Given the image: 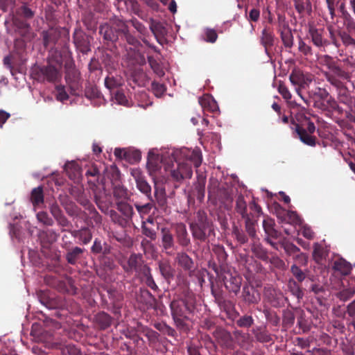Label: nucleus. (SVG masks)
Here are the masks:
<instances>
[{
  "label": "nucleus",
  "instance_id": "338daca9",
  "mask_svg": "<svg viewBox=\"0 0 355 355\" xmlns=\"http://www.w3.org/2000/svg\"><path fill=\"white\" fill-rule=\"evenodd\" d=\"M338 35L345 46L355 48V39L347 31H340Z\"/></svg>",
  "mask_w": 355,
  "mask_h": 355
},
{
  "label": "nucleus",
  "instance_id": "ea45409f",
  "mask_svg": "<svg viewBox=\"0 0 355 355\" xmlns=\"http://www.w3.org/2000/svg\"><path fill=\"white\" fill-rule=\"evenodd\" d=\"M218 305L220 310L225 312L230 319L234 320V318L239 315L235 309L234 303L230 300L224 299L222 301L220 300V302L218 303Z\"/></svg>",
  "mask_w": 355,
  "mask_h": 355
},
{
  "label": "nucleus",
  "instance_id": "3c124183",
  "mask_svg": "<svg viewBox=\"0 0 355 355\" xmlns=\"http://www.w3.org/2000/svg\"><path fill=\"white\" fill-rule=\"evenodd\" d=\"M294 7L296 11L300 15H303L305 12L311 13L312 11V6L310 0H293Z\"/></svg>",
  "mask_w": 355,
  "mask_h": 355
},
{
  "label": "nucleus",
  "instance_id": "4c0bfd02",
  "mask_svg": "<svg viewBox=\"0 0 355 355\" xmlns=\"http://www.w3.org/2000/svg\"><path fill=\"white\" fill-rule=\"evenodd\" d=\"M251 250L253 254L258 259L263 261H268L269 259L268 254L267 250L258 242V240H254L252 241Z\"/></svg>",
  "mask_w": 355,
  "mask_h": 355
},
{
  "label": "nucleus",
  "instance_id": "9d476101",
  "mask_svg": "<svg viewBox=\"0 0 355 355\" xmlns=\"http://www.w3.org/2000/svg\"><path fill=\"white\" fill-rule=\"evenodd\" d=\"M218 275L222 278L225 287L230 293H233L235 295L238 294L243 280L239 275L236 274L235 272L234 273H232L225 270L219 272Z\"/></svg>",
  "mask_w": 355,
  "mask_h": 355
},
{
  "label": "nucleus",
  "instance_id": "7ed1b4c3",
  "mask_svg": "<svg viewBox=\"0 0 355 355\" xmlns=\"http://www.w3.org/2000/svg\"><path fill=\"white\" fill-rule=\"evenodd\" d=\"M184 154L187 157V162H179L178 167L171 171V177L173 181L180 184L184 179H190L192 177L193 171L191 164L188 163V156L189 161L196 168L200 166L202 163V157L198 151L193 150L188 155V150H184Z\"/></svg>",
  "mask_w": 355,
  "mask_h": 355
},
{
  "label": "nucleus",
  "instance_id": "e2e57ef3",
  "mask_svg": "<svg viewBox=\"0 0 355 355\" xmlns=\"http://www.w3.org/2000/svg\"><path fill=\"white\" fill-rule=\"evenodd\" d=\"M48 64H54L61 69L62 64V58L61 54L58 51H51L47 58Z\"/></svg>",
  "mask_w": 355,
  "mask_h": 355
},
{
  "label": "nucleus",
  "instance_id": "09e8293b",
  "mask_svg": "<svg viewBox=\"0 0 355 355\" xmlns=\"http://www.w3.org/2000/svg\"><path fill=\"white\" fill-rule=\"evenodd\" d=\"M116 208L123 214V216L125 218V220L130 223L135 214L133 207L124 201H119L116 203Z\"/></svg>",
  "mask_w": 355,
  "mask_h": 355
},
{
  "label": "nucleus",
  "instance_id": "603ef678",
  "mask_svg": "<svg viewBox=\"0 0 355 355\" xmlns=\"http://www.w3.org/2000/svg\"><path fill=\"white\" fill-rule=\"evenodd\" d=\"M44 196L43 187L39 186L31 191V201L34 207L44 203Z\"/></svg>",
  "mask_w": 355,
  "mask_h": 355
},
{
  "label": "nucleus",
  "instance_id": "2eb2a0df",
  "mask_svg": "<svg viewBox=\"0 0 355 355\" xmlns=\"http://www.w3.org/2000/svg\"><path fill=\"white\" fill-rule=\"evenodd\" d=\"M289 79L292 85L295 86V91L300 98L305 102L306 105H309L307 99L304 98L300 92L301 87H304L306 84L305 76L303 72L299 69H294L289 76Z\"/></svg>",
  "mask_w": 355,
  "mask_h": 355
},
{
  "label": "nucleus",
  "instance_id": "79ce46f5",
  "mask_svg": "<svg viewBox=\"0 0 355 355\" xmlns=\"http://www.w3.org/2000/svg\"><path fill=\"white\" fill-rule=\"evenodd\" d=\"M155 198L158 206L163 210L166 211L167 208V199L166 197L165 189L157 186L155 183Z\"/></svg>",
  "mask_w": 355,
  "mask_h": 355
},
{
  "label": "nucleus",
  "instance_id": "ddd939ff",
  "mask_svg": "<svg viewBox=\"0 0 355 355\" xmlns=\"http://www.w3.org/2000/svg\"><path fill=\"white\" fill-rule=\"evenodd\" d=\"M213 336L218 345L227 349L234 348V340L231 333L223 327H216L213 332Z\"/></svg>",
  "mask_w": 355,
  "mask_h": 355
},
{
  "label": "nucleus",
  "instance_id": "6ab92c4d",
  "mask_svg": "<svg viewBox=\"0 0 355 355\" xmlns=\"http://www.w3.org/2000/svg\"><path fill=\"white\" fill-rule=\"evenodd\" d=\"M173 227L178 244L183 248L190 245L191 239L186 225L182 223H178L175 224Z\"/></svg>",
  "mask_w": 355,
  "mask_h": 355
},
{
  "label": "nucleus",
  "instance_id": "473e14b6",
  "mask_svg": "<svg viewBox=\"0 0 355 355\" xmlns=\"http://www.w3.org/2000/svg\"><path fill=\"white\" fill-rule=\"evenodd\" d=\"M111 246L106 242L96 239L91 248V252L94 254H101L103 257L109 255L111 253Z\"/></svg>",
  "mask_w": 355,
  "mask_h": 355
},
{
  "label": "nucleus",
  "instance_id": "6e6d98bb",
  "mask_svg": "<svg viewBox=\"0 0 355 355\" xmlns=\"http://www.w3.org/2000/svg\"><path fill=\"white\" fill-rule=\"evenodd\" d=\"M280 37L286 49H291L293 47L294 37L289 28H283L280 32Z\"/></svg>",
  "mask_w": 355,
  "mask_h": 355
},
{
  "label": "nucleus",
  "instance_id": "a19ab883",
  "mask_svg": "<svg viewBox=\"0 0 355 355\" xmlns=\"http://www.w3.org/2000/svg\"><path fill=\"white\" fill-rule=\"evenodd\" d=\"M338 92V98L341 103L349 105L352 103V98L345 83L340 84L339 86H334Z\"/></svg>",
  "mask_w": 355,
  "mask_h": 355
},
{
  "label": "nucleus",
  "instance_id": "6e6552de",
  "mask_svg": "<svg viewBox=\"0 0 355 355\" xmlns=\"http://www.w3.org/2000/svg\"><path fill=\"white\" fill-rule=\"evenodd\" d=\"M109 21L119 37H121V39L125 40L128 44L134 47L140 45V42L130 33L127 21L116 16L110 18Z\"/></svg>",
  "mask_w": 355,
  "mask_h": 355
},
{
  "label": "nucleus",
  "instance_id": "052dcab7",
  "mask_svg": "<svg viewBox=\"0 0 355 355\" xmlns=\"http://www.w3.org/2000/svg\"><path fill=\"white\" fill-rule=\"evenodd\" d=\"M155 200L153 198H151V200H148V202L144 205L135 202V207L139 214L142 216L149 214L151 209L155 207Z\"/></svg>",
  "mask_w": 355,
  "mask_h": 355
},
{
  "label": "nucleus",
  "instance_id": "412c9836",
  "mask_svg": "<svg viewBox=\"0 0 355 355\" xmlns=\"http://www.w3.org/2000/svg\"><path fill=\"white\" fill-rule=\"evenodd\" d=\"M137 300L146 310L157 308V300L146 288H140Z\"/></svg>",
  "mask_w": 355,
  "mask_h": 355
},
{
  "label": "nucleus",
  "instance_id": "2f4dec72",
  "mask_svg": "<svg viewBox=\"0 0 355 355\" xmlns=\"http://www.w3.org/2000/svg\"><path fill=\"white\" fill-rule=\"evenodd\" d=\"M243 219L245 220V230L249 237L252 240V241L254 240H259L256 230L257 219L254 218V214L247 216V218H244Z\"/></svg>",
  "mask_w": 355,
  "mask_h": 355
},
{
  "label": "nucleus",
  "instance_id": "b1692460",
  "mask_svg": "<svg viewBox=\"0 0 355 355\" xmlns=\"http://www.w3.org/2000/svg\"><path fill=\"white\" fill-rule=\"evenodd\" d=\"M260 42L263 46L266 53L270 57V49L274 45L275 35L270 28L266 27L262 30Z\"/></svg>",
  "mask_w": 355,
  "mask_h": 355
},
{
  "label": "nucleus",
  "instance_id": "423d86ee",
  "mask_svg": "<svg viewBox=\"0 0 355 355\" xmlns=\"http://www.w3.org/2000/svg\"><path fill=\"white\" fill-rule=\"evenodd\" d=\"M32 76L40 83H55L61 77L60 68L48 64L46 66L36 67L33 69Z\"/></svg>",
  "mask_w": 355,
  "mask_h": 355
},
{
  "label": "nucleus",
  "instance_id": "774afa93",
  "mask_svg": "<svg viewBox=\"0 0 355 355\" xmlns=\"http://www.w3.org/2000/svg\"><path fill=\"white\" fill-rule=\"evenodd\" d=\"M62 355H82L81 352L75 345L68 344L60 347Z\"/></svg>",
  "mask_w": 355,
  "mask_h": 355
},
{
  "label": "nucleus",
  "instance_id": "dca6fc26",
  "mask_svg": "<svg viewBox=\"0 0 355 355\" xmlns=\"http://www.w3.org/2000/svg\"><path fill=\"white\" fill-rule=\"evenodd\" d=\"M175 261L184 272L191 275L196 270V265L192 259L186 252H178L175 258Z\"/></svg>",
  "mask_w": 355,
  "mask_h": 355
},
{
  "label": "nucleus",
  "instance_id": "37998d69",
  "mask_svg": "<svg viewBox=\"0 0 355 355\" xmlns=\"http://www.w3.org/2000/svg\"><path fill=\"white\" fill-rule=\"evenodd\" d=\"M340 12L346 25V28L349 31L355 32V19L350 13L346 10L345 5L342 3L339 6Z\"/></svg>",
  "mask_w": 355,
  "mask_h": 355
},
{
  "label": "nucleus",
  "instance_id": "c756f323",
  "mask_svg": "<svg viewBox=\"0 0 355 355\" xmlns=\"http://www.w3.org/2000/svg\"><path fill=\"white\" fill-rule=\"evenodd\" d=\"M324 31L323 28H316L311 27L309 33L311 37V41L314 45L318 47L324 46L328 44V41L323 37Z\"/></svg>",
  "mask_w": 355,
  "mask_h": 355
},
{
  "label": "nucleus",
  "instance_id": "f03ea898",
  "mask_svg": "<svg viewBox=\"0 0 355 355\" xmlns=\"http://www.w3.org/2000/svg\"><path fill=\"white\" fill-rule=\"evenodd\" d=\"M321 62L328 69V71H324V75L332 86H339L340 84L345 83V80L349 81L350 80L349 73L344 70L338 62L331 56L324 55L321 58Z\"/></svg>",
  "mask_w": 355,
  "mask_h": 355
},
{
  "label": "nucleus",
  "instance_id": "f8f14e48",
  "mask_svg": "<svg viewBox=\"0 0 355 355\" xmlns=\"http://www.w3.org/2000/svg\"><path fill=\"white\" fill-rule=\"evenodd\" d=\"M161 248L168 255H172L175 249V242L173 234L170 228L163 227L160 229Z\"/></svg>",
  "mask_w": 355,
  "mask_h": 355
},
{
  "label": "nucleus",
  "instance_id": "bf43d9fd",
  "mask_svg": "<svg viewBox=\"0 0 355 355\" xmlns=\"http://www.w3.org/2000/svg\"><path fill=\"white\" fill-rule=\"evenodd\" d=\"M205 178H200L195 185L194 195L196 196L199 202H202L205 198Z\"/></svg>",
  "mask_w": 355,
  "mask_h": 355
},
{
  "label": "nucleus",
  "instance_id": "7c9ffc66",
  "mask_svg": "<svg viewBox=\"0 0 355 355\" xmlns=\"http://www.w3.org/2000/svg\"><path fill=\"white\" fill-rule=\"evenodd\" d=\"M199 104L204 111L216 113L218 111L216 101L209 95H204L199 98Z\"/></svg>",
  "mask_w": 355,
  "mask_h": 355
},
{
  "label": "nucleus",
  "instance_id": "4468645a",
  "mask_svg": "<svg viewBox=\"0 0 355 355\" xmlns=\"http://www.w3.org/2000/svg\"><path fill=\"white\" fill-rule=\"evenodd\" d=\"M219 183L216 179H211L208 186L209 196L216 195L223 202H232L233 200L232 193L225 188L218 189Z\"/></svg>",
  "mask_w": 355,
  "mask_h": 355
},
{
  "label": "nucleus",
  "instance_id": "1a4fd4ad",
  "mask_svg": "<svg viewBox=\"0 0 355 355\" xmlns=\"http://www.w3.org/2000/svg\"><path fill=\"white\" fill-rule=\"evenodd\" d=\"M121 265L125 272H135L137 276L141 273H145L148 268L147 265L144 264L141 254L135 253L130 255L126 263H121Z\"/></svg>",
  "mask_w": 355,
  "mask_h": 355
},
{
  "label": "nucleus",
  "instance_id": "20e7f679",
  "mask_svg": "<svg viewBox=\"0 0 355 355\" xmlns=\"http://www.w3.org/2000/svg\"><path fill=\"white\" fill-rule=\"evenodd\" d=\"M189 227L193 239L200 241H205L214 232L212 223L208 220L207 215L203 210L196 212L195 219L190 223Z\"/></svg>",
  "mask_w": 355,
  "mask_h": 355
},
{
  "label": "nucleus",
  "instance_id": "13d9d810",
  "mask_svg": "<svg viewBox=\"0 0 355 355\" xmlns=\"http://www.w3.org/2000/svg\"><path fill=\"white\" fill-rule=\"evenodd\" d=\"M333 268L344 275H349L352 270L350 263L342 259L334 261Z\"/></svg>",
  "mask_w": 355,
  "mask_h": 355
},
{
  "label": "nucleus",
  "instance_id": "a18cd8bd",
  "mask_svg": "<svg viewBox=\"0 0 355 355\" xmlns=\"http://www.w3.org/2000/svg\"><path fill=\"white\" fill-rule=\"evenodd\" d=\"M127 51V58L132 64L143 65L146 62L144 56L138 50L130 47Z\"/></svg>",
  "mask_w": 355,
  "mask_h": 355
},
{
  "label": "nucleus",
  "instance_id": "a878e982",
  "mask_svg": "<svg viewBox=\"0 0 355 355\" xmlns=\"http://www.w3.org/2000/svg\"><path fill=\"white\" fill-rule=\"evenodd\" d=\"M59 234L53 230H40L38 233V239L44 248H49L55 242Z\"/></svg>",
  "mask_w": 355,
  "mask_h": 355
},
{
  "label": "nucleus",
  "instance_id": "393cba45",
  "mask_svg": "<svg viewBox=\"0 0 355 355\" xmlns=\"http://www.w3.org/2000/svg\"><path fill=\"white\" fill-rule=\"evenodd\" d=\"M132 26L137 30V31L140 34V38L142 42L147 45L148 47L152 49L155 52L159 53V49L154 45L150 44L148 41L146 40V35L148 33V30L146 27L138 21L136 18H132L130 20Z\"/></svg>",
  "mask_w": 355,
  "mask_h": 355
},
{
  "label": "nucleus",
  "instance_id": "39448f33",
  "mask_svg": "<svg viewBox=\"0 0 355 355\" xmlns=\"http://www.w3.org/2000/svg\"><path fill=\"white\" fill-rule=\"evenodd\" d=\"M295 130L297 137L304 144L315 146L316 138L312 134L315 131V126L309 119L305 118L300 123H294Z\"/></svg>",
  "mask_w": 355,
  "mask_h": 355
},
{
  "label": "nucleus",
  "instance_id": "c9c22d12",
  "mask_svg": "<svg viewBox=\"0 0 355 355\" xmlns=\"http://www.w3.org/2000/svg\"><path fill=\"white\" fill-rule=\"evenodd\" d=\"M162 276L168 282L174 277L175 270L168 260L160 261L158 263Z\"/></svg>",
  "mask_w": 355,
  "mask_h": 355
},
{
  "label": "nucleus",
  "instance_id": "aec40b11",
  "mask_svg": "<svg viewBox=\"0 0 355 355\" xmlns=\"http://www.w3.org/2000/svg\"><path fill=\"white\" fill-rule=\"evenodd\" d=\"M241 297L248 304H257L260 300V294L253 286L245 284L243 286Z\"/></svg>",
  "mask_w": 355,
  "mask_h": 355
},
{
  "label": "nucleus",
  "instance_id": "58836bf2",
  "mask_svg": "<svg viewBox=\"0 0 355 355\" xmlns=\"http://www.w3.org/2000/svg\"><path fill=\"white\" fill-rule=\"evenodd\" d=\"M95 322L101 330L110 327L112 322V318L107 313L101 311L95 315Z\"/></svg>",
  "mask_w": 355,
  "mask_h": 355
},
{
  "label": "nucleus",
  "instance_id": "f704fd0d",
  "mask_svg": "<svg viewBox=\"0 0 355 355\" xmlns=\"http://www.w3.org/2000/svg\"><path fill=\"white\" fill-rule=\"evenodd\" d=\"M288 291L297 298L298 301L304 297V291L301 287V283L295 281L293 278H290L287 282Z\"/></svg>",
  "mask_w": 355,
  "mask_h": 355
},
{
  "label": "nucleus",
  "instance_id": "f257e3e1",
  "mask_svg": "<svg viewBox=\"0 0 355 355\" xmlns=\"http://www.w3.org/2000/svg\"><path fill=\"white\" fill-rule=\"evenodd\" d=\"M173 318L177 327L183 329L187 327L186 322L190 320L196 308L195 295L190 291L184 294V297L173 300L170 305Z\"/></svg>",
  "mask_w": 355,
  "mask_h": 355
},
{
  "label": "nucleus",
  "instance_id": "a211bd4d",
  "mask_svg": "<svg viewBox=\"0 0 355 355\" xmlns=\"http://www.w3.org/2000/svg\"><path fill=\"white\" fill-rule=\"evenodd\" d=\"M49 211L56 220L58 225L62 227H71V222L64 215L62 209L56 202L49 204Z\"/></svg>",
  "mask_w": 355,
  "mask_h": 355
},
{
  "label": "nucleus",
  "instance_id": "c03bdc74",
  "mask_svg": "<svg viewBox=\"0 0 355 355\" xmlns=\"http://www.w3.org/2000/svg\"><path fill=\"white\" fill-rule=\"evenodd\" d=\"M13 24L19 33L23 37H30L32 33L31 32V26L29 24H28L26 21L18 18H15L13 20Z\"/></svg>",
  "mask_w": 355,
  "mask_h": 355
},
{
  "label": "nucleus",
  "instance_id": "9b49d317",
  "mask_svg": "<svg viewBox=\"0 0 355 355\" xmlns=\"http://www.w3.org/2000/svg\"><path fill=\"white\" fill-rule=\"evenodd\" d=\"M71 194L74 196L78 202L89 211V214L92 215V218L96 223L101 222V216L96 210L94 206L85 196L83 191L80 189L73 188Z\"/></svg>",
  "mask_w": 355,
  "mask_h": 355
},
{
  "label": "nucleus",
  "instance_id": "864d4df0",
  "mask_svg": "<svg viewBox=\"0 0 355 355\" xmlns=\"http://www.w3.org/2000/svg\"><path fill=\"white\" fill-rule=\"evenodd\" d=\"M141 281L144 282L148 287L150 288L154 291L158 290V286H157L153 275L150 272V268L148 267L145 271V273H141L138 276Z\"/></svg>",
  "mask_w": 355,
  "mask_h": 355
},
{
  "label": "nucleus",
  "instance_id": "e433bc0d",
  "mask_svg": "<svg viewBox=\"0 0 355 355\" xmlns=\"http://www.w3.org/2000/svg\"><path fill=\"white\" fill-rule=\"evenodd\" d=\"M56 288L62 293H67L70 295H76L77 293V288L73 285L71 279L58 281Z\"/></svg>",
  "mask_w": 355,
  "mask_h": 355
},
{
  "label": "nucleus",
  "instance_id": "4be33fe9",
  "mask_svg": "<svg viewBox=\"0 0 355 355\" xmlns=\"http://www.w3.org/2000/svg\"><path fill=\"white\" fill-rule=\"evenodd\" d=\"M99 34L103 37V41L105 43H114L119 38L110 21L100 25Z\"/></svg>",
  "mask_w": 355,
  "mask_h": 355
},
{
  "label": "nucleus",
  "instance_id": "0e129e2a",
  "mask_svg": "<svg viewBox=\"0 0 355 355\" xmlns=\"http://www.w3.org/2000/svg\"><path fill=\"white\" fill-rule=\"evenodd\" d=\"M290 271L293 275V278L295 281L302 283L306 277V274L297 264H293L291 266Z\"/></svg>",
  "mask_w": 355,
  "mask_h": 355
},
{
  "label": "nucleus",
  "instance_id": "5701e85b",
  "mask_svg": "<svg viewBox=\"0 0 355 355\" xmlns=\"http://www.w3.org/2000/svg\"><path fill=\"white\" fill-rule=\"evenodd\" d=\"M73 42L77 49L83 53H87L90 51L88 36L81 31H76L73 34Z\"/></svg>",
  "mask_w": 355,
  "mask_h": 355
},
{
  "label": "nucleus",
  "instance_id": "680f3d73",
  "mask_svg": "<svg viewBox=\"0 0 355 355\" xmlns=\"http://www.w3.org/2000/svg\"><path fill=\"white\" fill-rule=\"evenodd\" d=\"M279 245L281 248H284L288 255H294L300 252V249L297 246L288 241L286 239H284L281 241Z\"/></svg>",
  "mask_w": 355,
  "mask_h": 355
},
{
  "label": "nucleus",
  "instance_id": "de8ad7c7",
  "mask_svg": "<svg viewBox=\"0 0 355 355\" xmlns=\"http://www.w3.org/2000/svg\"><path fill=\"white\" fill-rule=\"evenodd\" d=\"M256 340L259 343H269L272 341V336L266 327H259L252 331Z\"/></svg>",
  "mask_w": 355,
  "mask_h": 355
},
{
  "label": "nucleus",
  "instance_id": "f3484780",
  "mask_svg": "<svg viewBox=\"0 0 355 355\" xmlns=\"http://www.w3.org/2000/svg\"><path fill=\"white\" fill-rule=\"evenodd\" d=\"M309 96L313 101V106L318 109H325L324 101L329 96L326 89L316 87L309 92Z\"/></svg>",
  "mask_w": 355,
  "mask_h": 355
},
{
  "label": "nucleus",
  "instance_id": "69168bd1",
  "mask_svg": "<svg viewBox=\"0 0 355 355\" xmlns=\"http://www.w3.org/2000/svg\"><path fill=\"white\" fill-rule=\"evenodd\" d=\"M298 50L306 58H311L313 55L311 46L306 44L302 38H300L298 41Z\"/></svg>",
  "mask_w": 355,
  "mask_h": 355
},
{
  "label": "nucleus",
  "instance_id": "8fccbe9b",
  "mask_svg": "<svg viewBox=\"0 0 355 355\" xmlns=\"http://www.w3.org/2000/svg\"><path fill=\"white\" fill-rule=\"evenodd\" d=\"M83 252L84 249L80 247H75L68 250L65 256L66 260L69 264L75 265L78 260L80 259Z\"/></svg>",
  "mask_w": 355,
  "mask_h": 355
},
{
  "label": "nucleus",
  "instance_id": "cd10ccee",
  "mask_svg": "<svg viewBox=\"0 0 355 355\" xmlns=\"http://www.w3.org/2000/svg\"><path fill=\"white\" fill-rule=\"evenodd\" d=\"M262 225L266 238L277 239L281 236V233L275 228V222L273 218L266 217L263 220Z\"/></svg>",
  "mask_w": 355,
  "mask_h": 355
},
{
  "label": "nucleus",
  "instance_id": "72a5a7b5",
  "mask_svg": "<svg viewBox=\"0 0 355 355\" xmlns=\"http://www.w3.org/2000/svg\"><path fill=\"white\" fill-rule=\"evenodd\" d=\"M135 179L137 188L139 190L140 192L146 196L148 200H151V198H153L151 194L152 189L148 182L139 173H138L137 175H135Z\"/></svg>",
  "mask_w": 355,
  "mask_h": 355
},
{
  "label": "nucleus",
  "instance_id": "5fc2aeb1",
  "mask_svg": "<svg viewBox=\"0 0 355 355\" xmlns=\"http://www.w3.org/2000/svg\"><path fill=\"white\" fill-rule=\"evenodd\" d=\"M146 166L150 173H154L160 168V159L159 155L149 152Z\"/></svg>",
  "mask_w": 355,
  "mask_h": 355
},
{
  "label": "nucleus",
  "instance_id": "0eeeda50",
  "mask_svg": "<svg viewBox=\"0 0 355 355\" xmlns=\"http://www.w3.org/2000/svg\"><path fill=\"white\" fill-rule=\"evenodd\" d=\"M65 80L71 94L79 96L82 88L80 73L71 62L65 64Z\"/></svg>",
  "mask_w": 355,
  "mask_h": 355
},
{
  "label": "nucleus",
  "instance_id": "bb28decb",
  "mask_svg": "<svg viewBox=\"0 0 355 355\" xmlns=\"http://www.w3.org/2000/svg\"><path fill=\"white\" fill-rule=\"evenodd\" d=\"M214 252L218 261V266L214 264V270L217 273V275H219V272L226 270V260L227 254L226 253L225 248L223 246H216L214 249Z\"/></svg>",
  "mask_w": 355,
  "mask_h": 355
},
{
  "label": "nucleus",
  "instance_id": "c85d7f7f",
  "mask_svg": "<svg viewBox=\"0 0 355 355\" xmlns=\"http://www.w3.org/2000/svg\"><path fill=\"white\" fill-rule=\"evenodd\" d=\"M150 29L155 35L157 42L162 44V40L167 33L163 24L159 21L150 19Z\"/></svg>",
  "mask_w": 355,
  "mask_h": 355
},
{
  "label": "nucleus",
  "instance_id": "49530a36",
  "mask_svg": "<svg viewBox=\"0 0 355 355\" xmlns=\"http://www.w3.org/2000/svg\"><path fill=\"white\" fill-rule=\"evenodd\" d=\"M247 202L244 199V196L241 194L239 195L236 200L235 211L241 216L242 218H247L252 214H248Z\"/></svg>",
  "mask_w": 355,
  "mask_h": 355
},
{
  "label": "nucleus",
  "instance_id": "4d7b16f0",
  "mask_svg": "<svg viewBox=\"0 0 355 355\" xmlns=\"http://www.w3.org/2000/svg\"><path fill=\"white\" fill-rule=\"evenodd\" d=\"M42 37L44 46L47 48L51 44H53L56 42L58 35L55 30L50 29L47 31L42 32Z\"/></svg>",
  "mask_w": 355,
  "mask_h": 355
}]
</instances>
